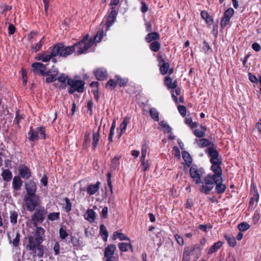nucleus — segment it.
Here are the masks:
<instances>
[{
  "label": "nucleus",
  "mask_w": 261,
  "mask_h": 261,
  "mask_svg": "<svg viewBox=\"0 0 261 261\" xmlns=\"http://www.w3.org/2000/svg\"><path fill=\"white\" fill-rule=\"evenodd\" d=\"M33 235L28 237V243L26 248L33 256L36 255L42 257L44 254V249L41 244L44 240V229L41 227H36Z\"/></svg>",
  "instance_id": "nucleus-1"
},
{
  "label": "nucleus",
  "mask_w": 261,
  "mask_h": 261,
  "mask_svg": "<svg viewBox=\"0 0 261 261\" xmlns=\"http://www.w3.org/2000/svg\"><path fill=\"white\" fill-rule=\"evenodd\" d=\"M215 185H216L215 190L217 194H221L225 192L226 186L223 184L222 176L213 178L210 175H206L204 178L203 184L199 188V191L202 193L208 195L214 188Z\"/></svg>",
  "instance_id": "nucleus-2"
},
{
  "label": "nucleus",
  "mask_w": 261,
  "mask_h": 261,
  "mask_svg": "<svg viewBox=\"0 0 261 261\" xmlns=\"http://www.w3.org/2000/svg\"><path fill=\"white\" fill-rule=\"evenodd\" d=\"M75 51L74 44L71 46H65L62 43H59L53 46V55L66 57Z\"/></svg>",
  "instance_id": "nucleus-3"
},
{
  "label": "nucleus",
  "mask_w": 261,
  "mask_h": 261,
  "mask_svg": "<svg viewBox=\"0 0 261 261\" xmlns=\"http://www.w3.org/2000/svg\"><path fill=\"white\" fill-rule=\"evenodd\" d=\"M92 39H89V35H85L82 40L74 44V48H76V53L78 55L85 53L93 44Z\"/></svg>",
  "instance_id": "nucleus-4"
},
{
  "label": "nucleus",
  "mask_w": 261,
  "mask_h": 261,
  "mask_svg": "<svg viewBox=\"0 0 261 261\" xmlns=\"http://www.w3.org/2000/svg\"><path fill=\"white\" fill-rule=\"evenodd\" d=\"M35 212L31 216V220L34 227L41 224L45 220L47 211L43 206H39L34 210Z\"/></svg>",
  "instance_id": "nucleus-5"
},
{
  "label": "nucleus",
  "mask_w": 261,
  "mask_h": 261,
  "mask_svg": "<svg viewBox=\"0 0 261 261\" xmlns=\"http://www.w3.org/2000/svg\"><path fill=\"white\" fill-rule=\"evenodd\" d=\"M28 139L32 142L37 141L39 139H45V128L44 127H38L34 129L32 127L28 133Z\"/></svg>",
  "instance_id": "nucleus-6"
},
{
  "label": "nucleus",
  "mask_w": 261,
  "mask_h": 261,
  "mask_svg": "<svg viewBox=\"0 0 261 261\" xmlns=\"http://www.w3.org/2000/svg\"><path fill=\"white\" fill-rule=\"evenodd\" d=\"M27 210L29 212H33L40 203L41 199L39 196H25L24 198Z\"/></svg>",
  "instance_id": "nucleus-7"
},
{
  "label": "nucleus",
  "mask_w": 261,
  "mask_h": 261,
  "mask_svg": "<svg viewBox=\"0 0 261 261\" xmlns=\"http://www.w3.org/2000/svg\"><path fill=\"white\" fill-rule=\"evenodd\" d=\"M67 83L70 86L68 89L69 93L72 94L75 91L78 92L84 91L85 82L83 81L69 79L67 80Z\"/></svg>",
  "instance_id": "nucleus-8"
},
{
  "label": "nucleus",
  "mask_w": 261,
  "mask_h": 261,
  "mask_svg": "<svg viewBox=\"0 0 261 261\" xmlns=\"http://www.w3.org/2000/svg\"><path fill=\"white\" fill-rule=\"evenodd\" d=\"M204 173V170L202 168H198L196 165H192L190 169V174L194 181L196 184L203 182L201 181V177Z\"/></svg>",
  "instance_id": "nucleus-9"
},
{
  "label": "nucleus",
  "mask_w": 261,
  "mask_h": 261,
  "mask_svg": "<svg viewBox=\"0 0 261 261\" xmlns=\"http://www.w3.org/2000/svg\"><path fill=\"white\" fill-rule=\"evenodd\" d=\"M49 49L50 51L49 54H47L46 52L39 54H38L37 56H36V59L43 62H47L49 61L50 60L52 59V61L55 63L56 62V60L54 58V57H56V56H54L53 54V46L49 47Z\"/></svg>",
  "instance_id": "nucleus-10"
},
{
  "label": "nucleus",
  "mask_w": 261,
  "mask_h": 261,
  "mask_svg": "<svg viewBox=\"0 0 261 261\" xmlns=\"http://www.w3.org/2000/svg\"><path fill=\"white\" fill-rule=\"evenodd\" d=\"M206 152L211 156L210 162L212 164H222V161L218 158L219 153L216 149L208 147L206 149Z\"/></svg>",
  "instance_id": "nucleus-11"
},
{
  "label": "nucleus",
  "mask_w": 261,
  "mask_h": 261,
  "mask_svg": "<svg viewBox=\"0 0 261 261\" xmlns=\"http://www.w3.org/2000/svg\"><path fill=\"white\" fill-rule=\"evenodd\" d=\"M116 250V246L113 244L109 245L105 248L104 258L106 261H114L112 259L114 258V252Z\"/></svg>",
  "instance_id": "nucleus-12"
},
{
  "label": "nucleus",
  "mask_w": 261,
  "mask_h": 261,
  "mask_svg": "<svg viewBox=\"0 0 261 261\" xmlns=\"http://www.w3.org/2000/svg\"><path fill=\"white\" fill-rule=\"evenodd\" d=\"M32 67L33 68V71L35 73L39 72L42 75H48L50 70L46 71V67L45 65L41 63L36 62L32 65Z\"/></svg>",
  "instance_id": "nucleus-13"
},
{
  "label": "nucleus",
  "mask_w": 261,
  "mask_h": 261,
  "mask_svg": "<svg viewBox=\"0 0 261 261\" xmlns=\"http://www.w3.org/2000/svg\"><path fill=\"white\" fill-rule=\"evenodd\" d=\"M25 189L27 192L26 196L35 195L37 191V186L33 180H29L25 183Z\"/></svg>",
  "instance_id": "nucleus-14"
},
{
  "label": "nucleus",
  "mask_w": 261,
  "mask_h": 261,
  "mask_svg": "<svg viewBox=\"0 0 261 261\" xmlns=\"http://www.w3.org/2000/svg\"><path fill=\"white\" fill-rule=\"evenodd\" d=\"M117 15V13L116 10L114 8L112 7L111 8V11L110 12L107 18L106 25L107 30H109L115 21Z\"/></svg>",
  "instance_id": "nucleus-15"
},
{
  "label": "nucleus",
  "mask_w": 261,
  "mask_h": 261,
  "mask_svg": "<svg viewBox=\"0 0 261 261\" xmlns=\"http://www.w3.org/2000/svg\"><path fill=\"white\" fill-rule=\"evenodd\" d=\"M202 249V247H201V246L199 245V244H197L193 245L192 246L191 249L190 251L187 250L186 248L185 249L184 252V256H185V255L189 256L190 255H193L195 253V252H194L195 251L199 250V252L196 253V258H198L201 254L200 251Z\"/></svg>",
  "instance_id": "nucleus-16"
},
{
  "label": "nucleus",
  "mask_w": 261,
  "mask_h": 261,
  "mask_svg": "<svg viewBox=\"0 0 261 261\" xmlns=\"http://www.w3.org/2000/svg\"><path fill=\"white\" fill-rule=\"evenodd\" d=\"M18 172L22 178L29 179L31 176V172L30 169L24 165H20L18 167Z\"/></svg>",
  "instance_id": "nucleus-17"
},
{
  "label": "nucleus",
  "mask_w": 261,
  "mask_h": 261,
  "mask_svg": "<svg viewBox=\"0 0 261 261\" xmlns=\"http://www.w3.org/2000/svg\"><path fill=\"white\" fill-rule=\"evenodd\" d=\"M158 60L160 66V71L161 73L163 75L167 74L169 70V64L166 62L161 57L159 58Z\"/></svg>",
  "instance_id": "nucleus-18"
},
{
  "label": "nucleus",
  "mask_w": 261,
  "mask_h": 261,
  "mask_svg": "<svg viewBox=\"0 0 261 261\" xmlns=\"http://www.w3.org/2000/svg\"><path fill=\"white\" fill-rule=\"evenodd\" d=\"M221 164H212L211 166V170L214 172L213 174H208L207 175H210L213 178H216V177L221 176L222 169L220 167Z\"/></svg>",
  "instance_id": "nucleus-19"
},
{
  "label": "nucleus",
  "mask_w": 261,
  "mask_h": 261,
  "mask_svg": "<svg viewBox=\"0 0 261 261\" xmlns=\"http://www.w3.org/2000/svg\"><path fill=\"white\" fill-rule=\"evenodd\" d=\"M96 78L99 81H103L107 77V70L104 68H99L94 71Z\"/></svg>",
  "instance_id": "nucleus-20"
},
{
  "label": "nucleus",
  "mask_w": 261,
  "mask_h": 261,
  "mask_svg": "<svg viewBox=\"0 0 261 261\" xmlns=\"http://www.w3.org/2000/svg\"><path fill=\"white\" fill-rule=\"evenodd\" d=\"M22 180L18 176H15L13 179L12 188L14 191H19L22 186Z\"/></svg>",
  "instance_id": "nucleus-21"
},
{
  "label": "nucleus",
  "mask_w": 261,
  "mask_h": 261,
  "mask_svg": "<svg viewBox=\"0 0 261 261\" xmlns=\"http://www.w3.org/2000/svg\"><path fill=\"white\" fill-rule=\"evenodd\" d=\"M164 83L168 89H175L177 86V81L175 80L173 82L172 79L169 76H165L164 79Z\"/></svg>",
  "instance_id": "nucleus-22"
},
{
  "label": "nucleus",
  "mask_w": 261,
  "mask_h": 261,
  "mask_svg": "<svg viewBox=\"0 0 261 261\" xmlns=\"http://www.w3.org/2000/svg\"><path fill=\"white\" fill-rule=\"evenodd\" d=\"M100 183L99 181H97L94 185L90 184L87 187V192L90 195H92L95 194L99 190Z\"/></svg>",
  "instance_id": "nucleus-23"
},
{
  "label": "nucleus",
  "mask_w": 261,
  "mask_h": 261,
  "mask_svg": "<svg viewBox=\"0 0 261 261\" xmlns=\"http://www.w3.org/2000/svg\"><path fill=\"white\" fill-rule=\"evenodd\" d=\"M130 118L128 117H125L123 121L120 124L119 128L120 129V133L119 134V137H121V136L125 133L126 128L128 124L129 123Z\"/></svg>",
  "instance_id": "nucleus-24"
},
{
  "label": "nucleus",
  "mask_w": 261,
  "mask_h": 261,
  "mask_svg": "<svg viewBox=\"0 0 261 261\" xmlns=\"http://www.w3.org/2000/svg\"><path fill=\"white\" fill-rule=\"evenodd\" d=\"M84 217L90 223H93L95 219L96 214L92 209H88L85 214Z\"/></svg>",
  "instance_id": "nucleus-25"
},
{
  "label": "nucleus",
  "mask_w": 261,
  "mask_h": 261,
  "mask_svg": "<svg viewBox=\"0 0 261 261\" xmlns=\"http://www.w3.org/2000/svg\"><path fill=\"white\" fill-rule=\"evenodd\" d=\"M160 39V35L157 32H152L148 34L145 38L147 42L150 43L152 41H155Z\"/></svg>",
  "instance_id": "nucleus-26"
},
{
  "label": "nucleus",
  "mask_w": 261,
  "mask_h": 261,
  "mask_svg": "<svg viewBox=\"0 0 261 261\" xmlns=\"http://www.w3.org/2000/svg\"><path fill=\"white\" fill-rule=\"evenodd\" d=\"M70 242L76 249H78L83 246V242L80 240L79 238L75 236H71Z\"/></svg>",
  "instance_id": "nucleus-27"
},
{
  "label": "nucleus",
  "mask_w": 261,
  "mask_h": 261,
  "mask_svg": "<svg viewBox=\"0 0 261 261\" xmlns=\"http://www.w3.org/2000/svg\"><path fill=\"white\" fill-rule=\"evenodd\" d=\"M99 130H100V127H99L98 128L97 131H96V132L93 131V134H92V145H93V147L94 149H95L96 148V147L98 144V142H99V138H100Z\"/></svg>",
  "instance_id": "nucleus-28"
},
{
  "label": "nucleus",
  "mask_w": 261,
  "mask_h": 261,
  "mask_svg": "<svg viewBox=\"0 0 261 261\" xmlns=\"http://www.w3.org/2000/svg\"><path fill=\"white\" fill-rule=\"evenodd\" d=\"M120 156H116L112 159L111 164L110 165V169L111 171H114L116 169L118 168L120 165Z\"/></svg>",
  "instance_id": "nucleus-29"
},
{
  "label": "nucleus",
  "mask_w": 261,
  "mask_h": 261,
  "mask_svg": "<svg viewBox=\"0 0 261 261\" xmlns=\"http://www.w3.org/2000/svg\"><path fill=\"white\" fill-rule=\"evenodd\" d=\"M223 243L221 241H218L215 243L209 249L208 253L213 254L217 251L223 245Z\"/></svg>",
  "instance_id": "nucleus-30"
},
{
  "label": "nucleus",
  "mask_w": 261,
  "mask_h": 261,
  "mask_svg": "<svg viewBox=\"0 0 261 261\" xmlns=\"http://www.w3.org/2000/svg\"><path fill=\"white\" fill-rule=\"evenodd\" d=\"M118 246L121 251L126 252L128 250V248L132 252L133 251V247L130 242L129 243H120L118 244Z\"/></svg>",
  "instance_id": "nucleus-31"
},
{
  "label": "nucleus",
  "mask_w": 261,
  "mask_h": 261,
  "mask_svg": "<svg viewBox=\"0 0 261 261\" xmlns=\"http://www.w3.org/2000/svg\"><path fill=\"white\" fill-rule=\"evenodd\" d=\"M2 176L4 181L8 182L12 178V174L9 169H4L2 173Z\"/></svg>",
  "instance_id": "nucleus-32"
},
{
  "label": "nucleus",
  "mask_w": 261,
  "mask_h": 261,
  "mask_svg": "<svg viewBox=\"0 0 261 261\" xmlns=\"http://www.w3.org/2000/svg\"><path fill=\"white\" fill-rule=\"evenodd\" d=\"M58 74V72L56 71H54L53 73H51V72H49L48 75H45V76H48L45 80V82L47 83H50L54 82L57 80L56 75Z\"/></svg>",
  "instance_id": "nucleus-33"
},
{
  "label": "nucleus",
  "mask_w": 261,
  "mask_h": 261,
  "mask_svg": "<svg viewBox=\"0 0 261 261\" xmlns=\"http://www.w3.org/2000/svg\"><path fill=\"white\" fill-rule=\"evenodd\" d=\"M12 237H14L13 241H12L11 240H10V242L12 243L13 245L15 247H17L18 246L20 241V234L19 232H15L13 231L12 232Z\"/></svg>",
  "instance_id": "nucleus-34"
},
{
  "label": "nucleus",
  "mask_w": 261,
  "mask_h": 261,
  "mask_svg": "<svg viewBox=\"0 0 261 261\" xmlns=\"http://www.w3.org/2000/svg\"><path fill=\"white\" fill-rule=\"evenodd\" d=\"M68 76L64 73H62L61 75L57 79L59 82L61 83L60 88L64 89L66 88L65 82L68 80Z\"/></svg>",
  "instance_id": "nucleus-35"
},
{
  "label": "nucleus",
  "mask_w": 261,
  "mask_h": 261,
  "mask_svg": "<svg viewBox=\"0 0 261 261\" xmlns=\"http://www.w3.org/2000/svg\"><path fill=\"white\" fill-rule=\"evenodd\" d=\"M100 232L103 241H107L109 235L108 231L104 224H101L100 226Z\"/></svg>",
  "instance_id": "nucleus-36"
},
{
  "label": "nucleus",
  "mask_w": 261,
  "mask_h": 261,
  "mask_svg": "<svg viewBox=\"0 0 261 261\" xmlns=\"http://www.w3.org/2000/svg\"><path fill=\"white\" fill-rule=\"evenodd\" d=\"M182 157L185 161L186 165L189 167L191 165L192 161L190 154L186 151H182Z\"/></svg>",
  "instance_id": "nucleus-37"
},
{
  "label": "nucleus",
  "mask_w": 261,
  "mask_h": 261,
  "mask_svg": "<svg viewBox=\"0 0 261 261\" xmlns=\"http://www.w3.org/2000/svg\"><path fill=\"white\" fill-rule=\"evenodd\" d=\"M113 239L116 240L117 238L119 239L120 240H127L130 242V239L126 236L124 234L122 233H120L117 231H115L113 233Z\"/></svg>",
  "instance_id": "nucleus-38"
},
{
  "label": "nucleus",
  "mask_w": 261,
  "mask_h": 261,
  "mask_svg": "<svg viewBox=\"0 0 261 261\" xmlns=\"http://www.w3.org/2000/svg\"><path fill=\"white\" fill-rule=\"evenodd\" d=\"M224 237L231 247H234L236 245V240L233 236L225 234Z\"/></svg>",
  "instance_id": "nucleus-39"
},
{
  "label": "nucleus",
  "mask_w": 261,
  "mask_h": 261,
  "mask_svg": "<svg viewBox=\"0 0 261 261\" xmlns=\"http://www.w3.org/2000/svg\"><path fill=\"white\" fill-rule=\"evenodd\" d=\"M149 113L151 118L155 121H159V112L156 109L152 108L149 110Z\"/></svg>",
  "instance_id": "nucleus-40"
},
{
  "label": "nucleus",
  "mask_w": 261,
  "mask_h": 261,
  "mask_svg": "<svg viewBox=\"0 0 261 261\" xmlns=\"http://www.w3.org/2000/svg\"><path fill=\"white\" fill-rule=\"evenodd\" d=\"M10 214V222L13 225L16 224L18 216L17 212L14 211H11Z\"/></svg>",
  "instance_id": "nucleus-41"
},
{
  "label": "nucleus",
  "mask_w": 261,
  "mask_h": 261,
  "mask_svg": "<svg viewBox=\"0 0 261 261\" xmlns=\"http://www.w3.org/2000/svg\"><path fill=\"white\" fill-rule=\"evenodd\" d=\"M210 144V141L207 139H200L198 141V145L200 147H208Z\"/></svg>",
  "instance_id": "nucleus-42"
},
{
  "label": "nucleus",
  "mask_w": 261,
  "mask_h": 261,
  "mask_svg": "<svg viewBox=\"0 0 261 261\" xmlns=\"http://www.w3.org/2000/svg\"><path fill=\"white\" fill-rule=\"evenodd\" d=\"M251 188L253 189V191H252L253 196L251 197V198L253 199V200H254L255 201L256 203H257L258 199H259V195L257 192V188H256V187L254 185H252L251 186Z\"/></svg>",
  "instance_id": "nucleus-43"
},
{
  "label": "nucleus",
  "mask_w": 261,
  "mask_h": 261,
  "mask_svg": "<svg viewBox=\"0 0 261 261\" xmlns=\"http://www.w3.org/2000/svg\"><path fill=\"white\" fill-rule=\"evenodd\" d=\"M161 47V44L159 42L153 41L149 45L150 49L154 52H157L159 50Z\"/></svg>",
  "instance_id": "nucleus-44"
},
{
  "label": "nucleus",
  "mask_w": 261,
  "mask_h": 261,
  "mask_svg": "<svg viewBox=\"0 0 261 261\" xmlns=\"http://www.w3.org/2000/svg\"><path fill=\"white\" fill-rule=\"evenodd\" d=\"M60 218V213L59 212L50 213L47 215V219L50 221H55Z\"/></svg>",
  "instance_id": "nucleus-45"
},
{
  "label": "nucleus",
  "mask_w": 261,
  "mask_h": 261,
  "mask_svg": "<svg viewBox=\"0 0 261 261\" xmlns=\"http://www.w3.org/2000/svg\"><path fill=\"white\" fill-rule=\"evenodd\" d=\"M116 78L117 79V84L120 87L125 86L128 82L127 79H123L119 75H116Z\"/></svg>",
  "instance_id": "nucleus-46"
},
{
  "label": "nucleus",
  "mask_w": 261,
  "mask_h": 261,
  "mask_svg": "<svg viewBox=\"0 0 261 261\" xmlns=\"http://www.w3.org/2000/svg\"><path fill=\"white\" fill-rule=\"evenodd\" d=\"M185 122L191 128H195L198 126V124L196 122H193L192 118L190 117H186L185 120Z\"/></svg>",
  "instance_id": "nucleus-47"
},
{
  "label": "nucleus",
  "mask_w": 261,
  "mask_h": 261,
  "mask_svg": "<svg viewBox=\"0 0 261 261\" xmlns=\"http://www.w3.org/2000/svg\"><path fill=\"white\" fill-rule=\"evenodd\" d=\"M103 36V31L102 29H100L98 30L96 35L94 38V41L96 42H99Z\"/></svg>",
  "instance_id": "nucleus-48"
},
{
  "label": "nucleus",
  "mask_w": 261,
  "mask_h": 261,
  "mask_svg": "<svg viewBox=\"0 0 261 261\" xmlns=\"http://www.w3.org/2000/svg\"><path fill=\"white\" fill-rule=\"evenodd\" d=\"M249 228L250 225L247 222H242L238 225V228L241 231H245Z\"/></svg>",
  "instance_id": "nucleus-49"
},
{
  "label": "nucleus",
  "mask_w": 261,
  "mask_h": 261,
  "mask_svg": "<svg viewBox=\"0 0 261 261\" xmlns=\"http://www.w3.org/2000/svg\"><path fill=\"white\" fill-rule=\"evenodd\" d=\"M160 125L163 128L165 129V132L167 133H171L172 128L171 127L168 125L167 123H166L164 121H162L160 122Z\"/></svg>",
  "instance_id": "nucleus-50"
},
{
  "label": "nucleus",
  "mask_w": 261,
  "mask_h": 261,
  "mask_svg": "<svg viewBox=\"0 0 261 261\" xmlns=\"http://www.w3.org/2000/svg\"><path fill=\"white\" fill-rule=\"evenodd\" d=\"M65 205L64 206V208L65 211L67 213H68L71 211L72 204L70 202V200L67 197L65 198Z\"/></svg>",
  "instance_id": "nucleus-51"
},
{
  "label": "nucleus",
  "mask_w": 261,
  "mask_h": 261,
  "mask_svg": "<svg viewBox=\"0 0 261 261\" xmlns=\"http://www.w3.org/2000/svg\"><path fill=\"white\" fill-rule=\"evenodd\" d=\"M59 236L61 240H65L66 238L68 236V233L66 230L64 229L62 227L59 229Z\"/></svg>",
  "instance_id": "nucleus-52"
},
{
  "label": "nucleus",
  "mask_w": 261,
  "mask_h": 261,
  "mask_svg": "<svg viewBox=\"0 0 261 261\" xmlns=\"http://www.w3.org/2000/svg\"><path fill=\"white\" fill-rule=\"evenodd\" d=\"M111 177H112L111 173L110 172H108L107 173V177H108L107 184H108V187L110 189L111 193L113 194V186H112V184Z\"/></svg>",
  "instance_id": "nucleus-53"
},
{
  "label": "nucleus",
  "mask_w": 261,
  "mask_h": 261,
  "mask_svg": "<svg viewBox=\"0 0 261 261\" xmlns=\"http://www.w3.org/2000/svg\"><path fill=\"white\" fill-rule=\"evenodd\" d=\"M181 93V89L179 88H175L174 93H173L172 94V97L175 101V102L177 103L178 102V98L177 97V96L180 95Z\"/></svg>",
  "instance_id": "nucleus-54"
},
{
  "label": "nucleus",
  "mask_w": 261,
  "mask_h": 261,
  "mask_svg": "<svg viewBox=\"0 0 261 261\" xmlns=\"http://www.w3.org/2000/svg\"><path fill=\"white\" fill-rule=\"evenodd\" d=\"M44 37H43L42 39L40 40V41L38 43H36L35 44V46L33 47V49L35 50V52H37L40 49L44 43Z\"/></svg>",
  "instance_id": "nucleus-55"
},
{
  "label": "nucleus",
  "mask_w": 261,
  "mask_h": 261,
  "mask_svg": "<svg viewBox=\"0 0 261 261\" xmlns=\"http://www.w3.org/2000/svg\"><path fill=\"white\" fill-rule=\"evenodd\" d=\"M234 12V10L232 8H229L225 11L224 16L230 19L231 17L233 16Z\"/></svg>",
  "instance_id": "nucleus-56"
},
{
  "label": "nucleus",
  "mask_w": 261,
  "mask_h": 261,
  "mask_svg": "<svg viewBox=\"0 0 261 261\" xmlns=\"http://www.w3.org/2000/svg\"><path fill=\"white\" fill-rule=\"evenodd\" d=\"M230 19V18L224 16L221 20L220 25L221 28H224L229 23Z\"/></svg>",
  "instance_id": "nucleus-57"
},
{
  "label": "nucleus",
  "mask_w": 261,
  "mask_h": 261,
  "mask_svg": "<svg viewBox=\"0 0 261 261\" xmlns=\"http://www.w3.org/2000/svg\"><path fill=\"white\" fill-rule=\"evenodd\" d=\"M194 134L196 137L202 138L205 136V132L199 129H196L194 130Z\"/></svg>",
  "instance_id": "nucleus-58"
},
{
  "label": "nucleus",
  "mask_w": 261,
  "mask_h": 261,
  "mask_svg": "<svg viewBox=\"0 0 261 261\" xmlns=\"http://www.w3.org/2000/svg\"><path fill=\"white\" fill-rule=\"evenodd\" d=\"M178 110L182 116L186 115L187 109L184 106L179 105L177 107Z\"/></svg>",
  "instance_id": "nucleus-59"
},
{
  "label": "nucleus",
  "mask_w": 261,
  "mask_h": 261,
  "mask_svg": "<svg viewBox=\"0 0 261 261\" xmlns=\"http://www.w3.org/2000/svg\"><path fill=\"white\" fill-rule=\"evenodd\" d=\"M201 16L204 20H207V19H210V21H213L212 18L209 15L208 13L207 12H206L205 11H202L201 12Z\"/></svg>",
  "instance_id": "nucleus-60"
},
{
  "label": "nucleus",
  "mask_w": 261,
  "mask_h": 261,
  "mask_svg": "<svg viewBox=\"0 0 261 261\" xmlns=\"http://www.w3.org/2000/svg\"><path fill=\"white\" fill-rule=\"evenodd\" d=\"M174 238L176 240V241L178 245H179L180 246H182L184 245V241L183 238L181 237H180L179 235H178V234H175L174 235Z\"/></svg>",
  "instance_id": "nucleus-61"
},
{
  "label": "nucleus",
  "mask_w": 261,
  "mask_h": 261,
  "mask_svg": "<svg viewBox=\"0 0 261 261\" xmlns=\"http://www.w3.org/2000/svg\"><path fill=\"white\" fill-rule=\"evenodd\" d=\"M60 245L58 242H56L54 246V251L55 255H58L60 253Z\"/></svg>",
  "instance_id": "nucleus-62"
},
{
  "label": "nucleus",
  "mask_w": 261,
  "mask_h": 261,
  "mask_svg": "<svg viewBox=\"0 0 261 261\" xmlns=\"http://www.w3.org/2000/svg\"><path fill=\"white\" fill-rule=\"evenodd\" d=\"M2 11L1 13L6 15V12L8 11H10L12 9V7L8 5H3L2 6Z\"/></svg>",
  "instance_id": "nucleus-63"
},
{
  "label": "nucleus",
  "mask_w": 261,
  "mask_h": 261,
  "mask_svg": "<svg viewBox=\"0 0 261 261\" xmlns=\"http://www.w3.org/2000/svg\"><path fill=\"white\" fill-rule=\"evenodd\" d=\"M255 129L258 131L259 135H261V119H259L256 123Z\"/></svg>",
  "instance_id": "nucleus-64"
}]
</instances>
